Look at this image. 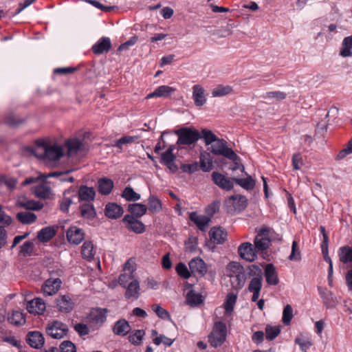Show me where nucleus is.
<instances>
[{"label":"nucleus","instance_id":"nucleus-1","mask_svg":"<svg viewBox=\"0 0 352 352\" xmlns=\"http://www.w3.org/2000/svg\"><path fill=\"white\" fill-rule=\"evenodd\" d=\"M174 133L178 138L177 144L179 146L194 144L201 138L200 132L194 127H182Z\"/></svg>","mask_w":352,"mask_h":352},{"label":"nucleus","instance_id":"nucleus-2","mask_svg":"<svg viewBox=\"0 0 352 352\" xmlns=\"http://www.w3.org/2000/svg\"><path fill=\"white\" fill-rule=\"evenodd\" d=\"M226 336V324L221 321H217L214 322L212 330L208 336V341L212 347L217 348L224 343Z\"/></svg>","mask_w":352,"mask_h":352},{"label":"nucleus","instance_id":"nucleus-3","mask_svg":"<svg viewBox=\"0 0 352 352\" xmlns=\"http://www.w3.org/2000/svg\"><path fill=\"white\" fill-rule=\"evenodd\" d=\"M37 145L43 150L41 158L49 161L59 160L64 155V151L62 146L57 144H50L44 141H37Z\"/></svg>","mask_w":352,"mask_h":352},{"label":"nucleus","instance_id":"nucleus-4","mask_svg":"<svg viewBox=\"0 0 352 352\" xmlns=\"http://www.w3.org/2000/svg\"><path fill=\"white\" fill-rule=\"evenodd\" d=\"M227 142L223 139L219 138L211 146V152L214 155H223L230 160L235 162L239 159L238 155L227 146Z\"/></svg>","mask_w":352,"mask_h":352},{"label":"nucleus","instance_id":"nucleus-5","mask_svg":"<svg viewBox=\"0 0 352 352\" xmlns=\"http://www.w3.org/2000/svg\"><path fill=\"white\" fill-rule=\"evenodd\" d=\"M45 331L47 335L52 338L60 339L67 334L69 329L66 324L58 320H54L47 324Z\"/></svg>","mask_w":352,"mask_h":352},{"label":"nucleus","instance_id":"nucleus-6","mask_svg":"<svg viewBox=\"0 0 352 352\" xmlns=\"http://www.w3.org/2000/svg\"><path fill=\"white\" fill-rule=\"evenodd\" d=\"M122 222L129 231L135 234H142L146 231L145 225L132 215L126 214L122 219Z\"/></svg>","mask_w":352,"mask_h":352},{"label":"nucleus","instance_id":"nucleus-7","mask_svg":"<svg viewBox=\"0 0 352 352\" xmlns=\"http://www.w3.org/2000/svg\"><path fill=\"white\" fill-rule=\"evenodd\" d=\"M211 177L214 184L222 190L229 191L234 188V181L232 179L233 177H227L217 171L212 172Z\"/></svg>","mask_w":352,"mask_h":352},{"label":"nucleus","instance_id":"nucleus-8","mask_svg":"<svg viewBox=\"0 0 352 352\" xmlns=\"http://www.w3.org/2000/svg\"><path fill=\"white\" fill-rule=\"evenodd\" d=\"M225 204L231 210H243L248 206L247 198L241 195H234L229 197L226 201Z\"/></svg>","mask_w":352,"mask_h":352},{"label":"nucleus","instance_id":"nucleus-9","mask_svg":"<svg viewBox=\"0 0 352 352\" xmlns=\"http://www.w3.org/2000/svg\"><path fill=\"white\" fill-rule=\"evenodd\" d=\"M238 254L241 258L252 262L257 258L258 253L252 243L244 242L239 246Z\"/></svg>","mask_w":352,"mask_h":352},{"label":"nucleus","instance_id":"nucleus-10","mask_svg":"<svg viewBox=\"0 0 352 352\" xmlns=\"http://www.w3.org/2000/svg\"><path fill=\"white\" fill-rule=\"evenodd\" d=\"M75 188L76 197H78V201H86L91 203L94 200L96 196V191L94 188L88 187L86 185H82L77 189Z\"/></svg>","mask_w":352,"mask_h":352},{"label":"nucleus","instance_id":"nucleus-11","mask_svg":"<svg viewBox=\"0 0 352 352\" xmlns=\"http://www.w3.org/2000/svg\"><path fill=\"white\" fill-rule=\"evenodd\" d=\"M75 188L71 186L65 190L63 195V198L59 201V209L64 213H67L69 206L74 204L73 199L76 197Z\"/></svg>","mask_w":352,"mask_h":352},{"label":"nucleus","instance_id":"nucleus-12","mask_svg":"<svg viewBox=\"0 0 352 352\" xmlns=\"http://www.w3.org/2000/svg\"><path fill=\"white\" fill-rule=\"evenodd\" d=\"M62 285L59 278L47 279L41 287V291L45 296H52L58 292Z\"/></svg>","mask_w":352,"mask_h":352},{"label":"nucleus","instance_id":"nucleus-13","mask_svg":"<svg viewBox=\"0 0 352 352\" xmlns=\"http://www.w3.org/2000/svg\"><path fill=\"white\" fill-rule=\"evenodd\" d=\"M85 232L77 226H71L66 232L68 242L74 245L80 244L85 239Z\"/></svg>","mask_w":352,"mask_h":352},{"label":"nucleus","instance_id":"nucleus-14","mask_svg":"<svg viewBox=\"0 0 352 352\" xmlns=\"http://www.w3.org/2000/svg\"><path fill=\"white\" fill-rule=\"evenodd\" d=\"M107 309L93 308L89 314V320L93 324L102 325L107 319Z\"/></svg>","mask_w":352,"mask_h":352},{"label":"nucleus","instance_id":"nucleus-15","mask_svg":"<svg viewBox=\"0 0 352 352\" xmlns=\"http://www.w3.org/2000/svg\"><path fill=\"white\" fill-rule=\"evenodd\" d=\"M188 265L192 273H196L200 276H204L208 272L206 263L200 257H195L191 259L188 263Z\"/></svg>","mask_w":352,"mask_h":352},{"label":"nucleus","instance_id":"nucleus-16","mask_svg":"<svg viewBox=\"0 0 352 352\" xmlns=\"http://www.w3.org/2000/svg\"><path fill=\"white\" fill-rule=\"evenodd\" d=\"M227 232L221 227H213L209 232L210 239L214 244H223L227 239Z\"/></svg>","mask_w":352,"mask_h":352},{"label":"nucleus","instance_id":"nucleus-17","mask_svg":"<svg viewBox=\"0 0 352 352\" xmlns=\"http://www.w3.org/2000/svg\"><path fill=\"white\" fill-rule=\"evenodd\" d=\"M46 305L44 300L39 298H36L29 301L27 305V310L29 313L34 315H41L44 313Z\"/></svg>","mask_w":352,"mask_h":352},{"label":"nucleus","instance_id":"nucleus-18","mask_svg":"<svg viewBox=\"0 0 352 352\" xmlns=\"http://www.w3.org/2000/svg\"><path fill=\"white\" fill-rule=\"evenodd\" d=\"M189 219L192 221L202 232H205L210 222V217L204 215H199L197 212H192L189 214Z\"/></svg>","mask_w":352,"mask_h":352},{"label":"nucleus","instance_id":"nucleus-19","mask_svg":"<svg viewBox=\"0 0 352 352\" xmlns=\"http://www.w3.org/2000/svg\"><path fill=\"white\" fill-rule=\"evenodd\" d=\"M26 341L28 344L32 348L40 349L45 342V339L43 334L39 331H30L26 336Z\"/></svg>","mask_w":352,"mask_h":352},{"label":"nucleus","instance_id":"nucleus-20","mask_svg":"<svg viewBox=\"0 0 352 352\" xmlns=\"http://www.w3.org/2000/svg\"><path fill=\"white\" fill-rule=\"evenodd\" d=\"M56 306L60 312L69 313L74 309V303L69 296L62 295L56 299Z\"/></svg>","mask_w":352,"mask_h":352},{"label":"nucleus","instance_id":"nucleus-21","mask_svg":"<svg viewBox=\"0 0 352 352\" xmlns=\"http://www.w3.org/2000/svg\"><path fill=\"white\" fill-rule=\"evenodd\" d=\"M111 48V43L108 37H102L98 40L91 47L94 54H102L108 52Z\"/></svg>","mask_w":352,"mask_h":352},{"label":"nucleus","instance_id":"nucleus-22","mask_svg":"<svg viewBox=\"0 0 352 352\" xmlns=\"http://www.w3.org/2000/svg\"><path fill=\"white\" fill-rule=\"evenodd\" d=\"M131 330V327L129 324V322L125 319H120L117 322H115L112 331L115 335L125 336H126Z\"/></svg>","mask_w":352,"mask_h":352},{"label":"nucleus","instance_id":"nucleus-23","mask_svg":"<svg viewBox=\"0 0 352 352\" xmlns=\"http://www.w3.org/2000/svg\"><path fill=\"white\" fill-rule=\"evenodd\" d=\"M104 213L108 218L116 219L123 214L124 210L116 203H109L105 206Z\"/></svg>","mask_w":352,"mask_h":352},{"label":"nucleus","instance_id":"nucleus-24","mask_svg":"<svg viewBox=\"0 0 352 352\" xmlns=\"http://www.w3.org/2000/svg\"><path fill=\"white\" fill-rule=\"evenodd\" d=\"M124 288L126 289L124 296L126 299L136 300L138 298L140 288L137 279L131 280Z\"/></svg>","mask_w":352,"mask_h":352},{"label":"nucleus","instance_id":"nucleus-25","mask_svg":"<svg viewBox=\"0 0 352 352\" xmlns=\"http://www.w3.org/2000/svg\"><path fill=\"white\" fill-rule=\"evenodd\" d=\"M265 277L267 283L270 285H276L279 283L278 274L273 264L269 263L265 268Z\"/></svg>","mask_w":352,"mask_h":352},{"label":"nucleus","instance_id":"nucleus-26","mask_svg":"<svg viewBox=\"0 0 352 352\" xmlns=\"http://www.w3.org/2000/svg\"><path fill=\"white\" fill-rule=\"evenodd\" d=\"M204 92V89L199 85H195L192 87V99L196 106L201 107L206 103Z\"/></svg>","mask_w":352,"mask_h":352},{"label":"nucleus","instance_id":"nucleus-27","mask_svg":"<svg viewBox=\"0 0 352 352\" xmlns=\"http://www.w3.org/2000/svg\"><path fill=\"white\" fill-rule=\"evenodd\" d=\"M113 188V182L111 179L103 177L98 181V190L101 195H109Z\"/></svg>","mask_w":352,"mask_h":352},{"label":"nucleus","instance_id":"nucleus-28","mask_svg":"<svg viewBox=\"0 0 352 352\" xmlns=\"http://www.w3.org/2000/svg\"><path fill=\"white\" fill-rule=\"evenodd\" d=\"M95 254L96 248L93 243L89 241H85L81 247L82 257L88 261H91L94 259Z\"/></svg>","mask_w":352,"mask_h":352},{"label":"nucleus","instance_id":"nucleus-29","mask_svg":"<svg viewBox=\"0 0 352 352\" xmlns=\"http://www.w3.org/2000/svg\"><path fill=\"white\" fill-rule=\"evenodd\" d=\"M254 248L257 253L263 252L266 250L271 244V241L266 236L257 234L254 241Z\"/></svg>","mask_w":352,"mask_h":352},{"label":"nucleus","instance_id":"nucleus-30","mask_svg":"<svg viewBox=\"0 0 352 352\" xmlns=\"http://www.w3.org/2000/svg\"><path fill=\"white\" fill-rule=\"evenodd\" d=\"M340 261L343 264L352 263V247L344 245L339 248L338 252Z\"/></svg>","mask_w":352,"mask_h":352},{"label":"nucleus","instance_id":"nucleus-31","mask_svg":"<svg viewBox=\"0 0 352 352\" xmlns=\"http://www.w3.org/2000/svg\"><path fill=\"white\" fill-rule=\"evenodd\" d=\"M162 209L161 200L154 195H151L148 198L147 210L152 214L160 212Z\"/></svg>","mask_w":352,"mask_h":352},{"label":"nucleus","instance_id":"nucleus-32","mask_svg":"<svg viewBox=\"0 0 352 352\" xmlns=\"http://www.w3.org/2000/svg\"><path fill=\"white\" fill-rule=\"evenodd\" d=\"M80 212L81 217L87 219H94L96 215V212L91 203H85L80 206Z\"/></svg>","mask_w":352,"mask_h":352},{"label":"nucleus","instance_id":"nucleus-33","mask_svg":"<svg viewBox=\"0 0 352 352\" xmlns=\"http://www.w3.org/2000/svg\"><path fill=\"white\" fill-rule=\"evenodd\" d=\"M128 210L131 215L138 219L144 215L147 212V206L142 204H131L128 206Z\"/></svg>","mask_w":352,"mask_h":352},{"label":"nucleus","instance_id":"nucleus-34","mask_svg":"<svg viewBox=\"0 0 352 352\" xmlns=\"http://www.w3.org/2000/svg\"><path fill=\"white\" fill-rule=\"evenodd\" d=\"M56 234V230L52 227H45L42 228L37 234L38 239L46 243L50 241Z\"/></svg>","mask_w":352,"mask_h":352},{"label":"nucleus","instance_id":"nucleus-35","mask_svg":"<svg viewBox=\"0 0 352 352\" xmlns=\"http://www.w3.org/2000/svg\"><path fill=\"white\" fill-rule=\"evenodd\" d=\"M16 204L21 208L31 210H39L43 206V204L39 201L27 199L19 200Z\"/></svg>","mask_w":352,"mask_h":352},{"label":"nucleus","instance_id":"nucleus-36","mask_svg":"<svg viewBox=\"0 0 352 352\" xmlns=\"http://www.w3.org/2000/svg\"><path fill=\"white\" fill-rule=\"evenodd\" d=\"M151 336L155 337L153 339V342L157 346L162 343L165 346H170L175 341V338H169L162 334L157 336V331L156 330H152Z\"/></svg>","mask_w":352,"mask_h":352},{"label":"nucleus","instance_id":"nucleus-37","mask_svg":"<svg viewBox=\"0 0 352 352\" xmlns=\"http://www.w3.org/2000/svg\"><path fill=\"white\" fill-rule=\"evenodd\" d=\"M352 35L345 37L342 43L340 56L342 57L352 56Z\"/></svg>","mask_w":352,"mask_h":352},{"label":"nucleus","instance_id":"nucleus-38","mask_svg":"<svg viewBox=\"0 0 352 352\" xmlns=\"http://www.w3.org/2000/svg\"><path fill=\"white\" fill-rule=\"evenodd\" d=\"M16 218L22 224H32L36 221L37 217L31 212H19L16 214Z\"/></svg>","mask_w":352,"mask_h":352},{"label":"nucleus","instance_id":"nucleus-39","mask_svg":"<svg viewBox=\"0 0 352 352\" xmlns=\"http://www.w3.org/2000/svg\"><path fill=\"white\" fill-rule=\"evenodd\" d=\"M175 149L174 145H170L168 149L161 155L160 162L164 165H171V163L174 162L176 159L175 155L173 154V150Z\"/></svg>","mask_w":352,"mask_h":352},{"label":"nucleus","instance_id":"nucleus-40","mask_svg":"<svg viewBox=\"0 0 352 352\" xmlns=\"http://www.w3.org/2000/svg\"><path fill=\"white\" fill-rule=\"evenodd\" d=\"M234 183L239 185L243 188L247 190H252L255 186V180L251 176H248L246 178H232Z\"/></svg>","mask_w":352,"mask_h":352},{"label":"nucleus","instance_id":"nucleus-41","mask_svg":"<svg viewBox=\"0 0 352 352\" xmlns=\"http://www.w3.org/2000/svg\"><path fill=\"white\" fill-rule=\"evenodd\" d=\"M8 320L15 326H21L25 323L24 314L20 311H13L10 316H8Z\"/></svg>","mask_w":352,"mask_h":352},{"label":"nucleus","instance_id":"nucleus-42","mask_svg":"<svg viewBox=\"0 0 352 352\" xmlns=\"http://www.w3.org/2000/svg\"><path fill=\"white\" fill-rule=\"evenodd\" d=\"M145 335V331L143 329H138L131 331L128 337L129 341L135 346L141 344L142 340Z\"/></svg>","mask_w":352,"mask_h":352},{"label":"nucleus","instance_id":"nucleus-43","mask_svg":"<svg viewBox=\"0 0 352 352\" xmlns=\"http://www.w3.org/2000/svg\"><path fill=\"white\" fill-rule=\"evenodd\" d=\"M186 298L187 303L191 306L198 305L203 302L202 296L195 293L193 290H190L187 293Z\"/></svg>","mask_w":352,"mask_h":352},{"label":"nucleus","instance_id":"nucleus-44","mask_svg":"<svg viewBox=\"0 0 352 352\" xmlns=\"http://www.w3.org/2000/svg\"><path fill=\"white\" fill-rule=\"evenodd\" d=\"M233 91V89L230 85H219L212 91V95L213 97H221L228 95Z\"/></svg>","mask_w":352,"mask_h":352},{"label":"nucleus","instance_id":"nucleus-45","mask_svg":"<svg viewBox=\"0 0 352 352\" xmlns=\"http://www.w3.org/2000/svg\"><path fill=\"white\" fill-rule=\"evenodd\" d=\"M122 197L128 201H135L140 199V195L135 192L131 186H127L124 189Z\"/></svg>","mask_w":352,"mask_h":352},{"label":"nucleus","instance_id":"nucleus-46","mask_svg":"<svg viewBox=\"0 0 352 352\" xmlns=\"http://www.w3.org/2000/svg\"><path fill=\"white\" fill-rule=\"evenodd\" d=\"M200 134L201 138L204 140L206 145H210L219 139V138L214 133H213L212 131L207 129H201Z\"/></svg>","mask_w":352,"mask_h":352},{"label":"nucleus","instance_id":"nucleus-47","mask_svg":"<svg viewBox=\"0 0 352 352\" xmlns=\"http://www.w3.org/2000/svg\"><path fill=\"white\" fill-rule=\"evenodd\" d=\"M236 299L237 294L230 292L227 295L224 302V308L226 312L229 313L233 311Z\"/></svg>","mask_w":352,"mask_h":352},{"label":"nucleus","instance_id":"nucleus-48","mask_svg":"<svg viewBox=\"0 0 352 352\" xmlns=\"http://www.w3.org/2000/svg\"><path fill=\"white\" fill-rule=\"evenodd\" d=\"M280 333V328L279 326H271L267 324L265 327L266 339L269 341L274 340Z\"/></svg>","mask_w":352,"mask_h":352},{"label":"nucleus","instance_id":"nucleus-49","mask_svg":"<svg viewBox=\"0 0 352 352\" xmlns=\"http://www.w3.org/2000/svg\"><path fill=\"white\" fill-rule=\"evenodd\" d=\"M232 278H234V280H232V287L235 290H236V292H238L244 286V284L245 282V273H244V272H243L241 273H239V274L234 276Z\"/></svg>","mask_w":352,"mask_h":352},{"label":"nucleus","instance_id":"nucleus-50","mask_svg":"<svg viewBox=\"0 0 352 352\" xmlns=\"http://www.w3.org/2000/svg\"><path fill=\"white\" fill-rule=\"evenodd\" d=\"M138 139V136H129L125 135L122 136L120 139L117 140L115 143L113 144V146L117 147L120 150L122 149V145L127 144H132L135 142Z\"/></svg>","mask_w":352,"mask_h":352},{"label":"nucleus","instance_id":"nucleus-51","mask_svg":"<svg viewBox=\"0 0 352 352\" xmlns=\"http://www.w3.org/2000/svg\"><path fill=\"white\" fill-rule=\"evenodd\" d=\"M24 122L25 119L19 118L14 113L8 114L4 120V122L10 126H17Z\"/></svg>","mask_w":352,"mask_h":352},{"label":"nucleus","instance_id":"nucleus-52","mask_svg":"<svg viewBox=\"0 0 352 352\" xmlns=\"http://www.w3.org/2000/svg\"><path fill=\"white\" fill-rule=\"evenodd\" d=\"M265 99H274L276 101H281L286 98L287 94L283 91H267L263 96Z\"/></svg>","mask_w":352,"mask_h":352},{"label":"nucleus","instance_id":"nucleus-53","mask_svg":"<svg viewBox=\"0 0 352 352\" xmlns=\"http://www.w3.org/2000/svg\"><path fill=\"white\" fill-rule=\"evenodd\" d=\"M294 342L300 346L303 352H307V349L313 345L310 338H304L303 336L296 338Z\"/></svg>","mask_w":352,"mask_h":352},{"label":"nucleus","instance_id":"nucleus-54","mask_svg":"<svg viewBox=\"0 0 352 352\" xmlns=\"http://www.w3.org/2000/svg\"><path fill=\"white\" fill-rule=\"evenodd\" d=\"M34 248L33 242L28 241H25L22 245L20 246L19 254L23 256H31Z\"/></svg>","mask_w":352,"mask_h":352},{"label":"nucleus","instance_id":"nucleus-55","mask_svg":"<svg viewBox=\"0 0 352 352\" xmlns=\"http://www.w3.org/2000/svg\"><path fill=\"white\" fill-rule=\"evenodd\" d=\"M221 203L219 201H214L210 204L205 209V213L208 217H213V215L219 211Z\"/></svg>","mask_w":352,"mask_h":352},{"label":"nucleus","instance_id":"nucleus-56","mask_svg":"<svg viewBox=\"0 0 352 352\" xmlns=\"http://www.w3.org/2000/svg\"><path fill=\"white\" fill-rule=\"evenodd\" d=\"M66 145L68 149V153L69 154H76L80 150L82 146V143L79 140L74 139L67 141Z\"/></svg>","mask_w":352,"mask_h":352},{"label":"nucleus","instance_id":"nucleus-57","mask_svg":"<svg viewBox=\"0 0 352 352\" xmlns=\"http://www.w3.org/2000/svg\"><path fill=\"white\" fill-rule=\"evenodd\" d=\"M198 245V239L197 237L190 236L185 241V251L188 252H194L196 251Z\"/></svg>","mask_w":352,"mask_h":352},{"label":"nucleus","instance_id":"nucleus-58","mask_svg":"<svg viewBox=\"0 0 352 352\" xmlns=\"http://www.w3.org/2000/svg\"><path fill=\"white\" fill-rule=\"evenodd\" d=\"M175 270L177 274L184 279H188L191 276L186 265L183 263H179L175 267Z\"/></svg>","mask_w":352,"mask_h":352},{"label":"nucleus","instance_id":"nucleus-59","mask_svg":"<svg viewBox=\"0 0 352 352\" xmlns=\"http://www.w3.org/2000/svg\"><path fill=\"white\" fill-rule=\"evenodd\" d=\"M352 153V138L346 144L344 147L337 154L336 160H341Z\"/></svg>","mask_w":352,"mask_h":352},{"label":"nucleus","instance_id":"nucleus-60","mask_svg":"<svg viewBox=\"0 0 352 352\" xmlns=\"http://www.w3.org/2000/svg\"><path fill=\"white\" fill-rule=\"evenodd\" d=\"M293 317V310L290 305H287L283 309L282 322L288 325L290 324Z\"/></svg>","mask_w":352,"mask_h":352},{"label":"nucleus","instance_id":"nucleus-61","mask_svg":"<svg viewBox=\"0 0 352 352\" xmlns=\"http://www.w3.org/2000/svg\"><path fill=\"white\" fill-rule=\"evenodd\" d=\"M227 270H228V271H229L228 276L230 278L243 272V267L241 265H240L239 264L234 263V262L230 263L228 265Z\"/></svg>","mask_w":352,"mask_h":352},{"label":"nucleus","instance_id":"nucleus-62","mask_svg":"<svg viewBox=\"0 0 352 352\" xmlns=\"http://www.w3.org/2000/svg\"><path fill=\"white\" fill-rule=\"evenodd\" d=\"M262 280L263 278H252L248 285V291L249 292H254V291H261L262 288Z\"/></svg>","mask_w":352,"mask_h":352},{"label":"nucleus","instance_id":"nucleus-63","mask_svg":"<svg viewBox=\"0 0 352 352\" xmlns=\"http://www.w3.org/2000/svg\"><path fill=\"white\" fill-rule=\"evenodd\" d=\"M158 97H168L175 89L167 85H162L156 88Z\"/></svg>","mask_w":352,"mask_h":352},{"label":"nucleus","instance_id":"nucleus-64","mask_svg":"<svg viewBox=\"0 0 352 352\" xmlns=\"http://www.w3.org/2000/svg\"><path fill=\"white\" fill-rule=\"evenodd\" d=\"M60 352H76L75 344L69 341L65 340L60 345Z\"/></svg>","mask_w":352,"mask_h":352}]
</instances>
